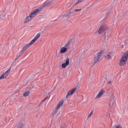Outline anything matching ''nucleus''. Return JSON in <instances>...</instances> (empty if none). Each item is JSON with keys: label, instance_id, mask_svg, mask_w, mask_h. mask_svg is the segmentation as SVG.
<instances>
[{"label": "nucleus", "instance_id": "10", "mask_svg": "<svg viewBox=\"0 0 128 128\" xmlns=\"http://www.w3.org/2000/svg\"><path fill=\"white\" fill-rule=\"evenodd\" d=\"M74 40V37H73L71 39L68 40V41L67 44L64 46V47L66 48H70V42H72V40Z\"/></svg>", "mask_w": 128, "mask_h": 128}, {"label": "nucleus", "instance_id": "26", "mask_svg": "<svg viewBox=\"0 0 128 128\" xmlns=\"http://www.w3.org/2000/svg\"><path fill=\"white\" fill-rule=\"evenodd\" d=\"M48 98V96H47L44 100L46 101Z\"/></svg>", "mask_w": 128, "mask_h": 128}, {"label": "nucleus", "instance_id": "22", "mask_svg": "<svg viewBox=\"0 0 128 128\" xmlns=\"http://www.w3.org/2000/svg\"><path fill=\"white\" fill-rule=\"evenodd\" d=\"M2 16H4V14H2L0 16V22H2V20H4V19H2Z\"/></svg>", "mask_w": 128, "mask_h": 128}, {"label": "nucleus", "instance_id": "5", "mask_svg": "<svg viewBox=\"0 0 128 128\" xmlns=\"http://www.w3.org/2000/svg\"><path fill=\"white\" fill-rule=\"evenodd\" d=\"M76 88H74L72 89H70L69 92H68L66 96V98H68V97L70 96H72L74 94V92H76Z\"/></svg>", "mask_w": 128, "mask_h": 128}, {"label": "nucleus", "instance_id": "14", "mask_svg": "<svg viewBox=\"0 0 128 128\" xmlns=\"http://www.w3.org/2000/svg\"><path fill=\"white\" fill-rule=\"evenodd\" d=\"M62 104H64V100L60 101L56 108L58 109Z\"/></svg>", "mask_w": 128, "mask_h": 128}, {"label": "nucleus", "instance_id": "19", "mask_svg": "<svg viewBox=\"0 0 128 128\" xmlns=\"http://www.w3.org/2000/svg\"><path fill=\"white\" fill-rule=\"evenodd\" d=\"M94 114V110H92L90 114L88 115V118H90V116H92V114Z\"/></svg>", "mask_w": 128, "mask_h": 128}, {"label": "nucleus", "instance_id": "34", "mask_svg": "<svg viewBox=\"0 0 128 128\" xmlns=\"http://www.w3.org/2000/svg\"><path fill=\"white\" fill-rule=\"evenodd\" d=\"M70 10H72V8H70Z\"/></svg>", "mask_w": 128, "mask_h": 128}, {"label": "nucleus", "instance_id": "25", "mask_svg": "<svg viewBox=\"0 0 128 128\" xmlns=\"http://www.w3.org/2000/svg\"><path fill=\"white\" fill-rule=\"evenodd\" d=\"M108 84H112V81H109V82H108Z\"/></svg>", "mask_w": 128, "mask_h": 128}, {"label": "nucleus", "instance_id": "33", "mask_svg": "<svg viewBox=\"0 0 128 128\" xmlns=\"http://www.w3.org/2000/svg\"><path fill=\"white\" fill-rule=\"evenodd\" d=\"M6 12V10H4V12Z\"/></svg>", "mask_w": 128, "mask_h": 128}, {"label": "nucleus", "instance_id": "32", "mask_svg": "<svg viewBox=\"0 0 128 128\" xmlns=\"http://www.w3.org/2000/svg\"><path fill=\"white\" fill-rule=\"evenodd\" d=\"M54 0H52V2H54Z\"/></svg>", "mask_w": 128, "mask_h": 128}, {"label": "nucleus", "instance_id": "7", "mask_svg": "<svg viewBox=\"0 0 128 128\" xmlns=\"http://www.w3.org/2000/svg\"><path fill=\"white\" fill-rule=\"evenodd\" d=\"M107 28H106V26H100V27L98 30V32L99 34H102V32H104V30H106Z\"/></svg>", "mask_w": 128, "mask_h": 128}, {"label": "nucleus", "instance_id": "23", "mask_svg": "<svg viewBox=\"0 0 128 128\" xmlns=\"http://www.w3.org/2000/svg\"><path fill=\"white\" fill-rule=\"evenodd\" d=\"M116 128H122V127L120 124H118V125H116Z\"/></svg>", "mask_w": 128, "mask_h": 128}, {"label": "nucleus", "instance_id": "20", "mask_svg": "<svg viewBox=\"0 0 128 128\" xmlns=\"http://www.w3.org/2000/svg\"><path fill=\"white\" fill-rule=\"evenodd\" d=\"M105 58H106V60H110V55L108 54H106L105 56Z\"/></svg>", "mask_w": 128, "mask_h": 128}, {"label": "nucleus", "instance_id": "30", "mask_svg": "<svg viewBox=\"0 0 128 128\" xmlns=\"http://www.w3.org/2000/svg\"><path fill=\"white\" fill-rule=\"evenodd\" d=\"M109 14H108V15H107V16H106L107 18L108 16V15H109Z\"/></svg>", "mask_w": 128, "mask_h": 128}, {"label": "nucleus", "instance_id": "6", "mask_svg": "<svg viewBox=\"0 0 128 128\" xmlns=\"http://www.w3.org/2000/svg\"><path fill=\"white\" fill-rule=\"evenodd\" d=\"M10 72V68L4 74H2L0 76V80H4V78H6V76L8 75V74Z\"/></svg>", "mask_w": 128, "mask_h": 128}, {"label": "nucleus", "instance_id": "29", "mask_svg": "<svg viewBox=\"0 0 128 128\" xmlns=\"http://www.w3.org/2000/svg\"><path fill=\"white\" fill-rule=\"evenodd\" d=\"M50 94H52V92H48V96H50Z\"/></svg>", "mask_w": 128, "mask_h": 128}, {"label": "nucleus", "instance_id": "18", "mask_svg": "<svg viewBox=\"0 0 128 128\" xmlns=\"http://www.w3.org/2000/svg\"><path fill=\"white\" fill-rule=\"evenodd\" d=\"M114 102L113 100L110 101V108H112V106H113L114 104Z\"/></svg>", "mask_w": 128, "mask_h": 128}, {"label": "nucleus", "instance_id": "1", "mask_svg": "<svg viewBox=\"0 0 128 128\" xmlns=\"http://www.w3.org/2000/svg\"><path fill=\"white\" fill-rule=\"evenodd\" d=\"M52 0L49 2L46 3H44V4L41 6L40 8H38L35 9L32 13L26 18V19L25 21L24 22V24H26V22H28L30 20H32V18H34L36 16V14L38 12H40L42 10H44V8H46V6H48L50 4H52Z\"/></svg>", "mask_w": 128, "mask_h": 128}, {"label": "nucleus", "instance_id": "31", "mask_svg": "<svg viewBox=\"0 0 128 128\" xmlns=\"http://www.w3.org/2000/svg\"><path fill=\"white\" fill-rule=\"evenodd\" d=\"M60 128H66L65 127H62V126H61Z\"/></svg>", "mask_w": 128, "mask_h": 128}, {"label": "nucleus", "instance_id": "16", "mask_svg": "<svg viewBox=\"0 0 128 128\" xmlns=\"http://www.w3.org/2000/svg\"><path fill=\"white\" fill-rule=\"evenodd\" d=\"M73 13H74V12H70L68 13L67 14H65L64 16L66 18H70V16Z\"/></svg>", "mask_w": 128, "mask_h": 128}, {"label": "nucleus", "instance_id": "2", "mask_svg": "<svg viewBox=\"0 0 128 128\" xmlns=\"http://www.w3.org/2000/svg\"><path fill=\"white\" fill-rule=\"evenodd\" d=\"M128 52H126L122 56L120 61L119 62V66H122L126 64V60H128Z\"/></svg>", "mask_w": 128, "mask_h": 128}, {"label": "nucleus", "instance_id": "13", "mask_svg": "<svg viewBox=\"0 0 128 128\" xmlns=\"http://www.w3.org/2000/svg\"><path fill=\"white\" fill-rule=\"evenodd\" d=\"M68 50V48H66V47H62L60 49V54H64V52H66Z\"/></svg>", "mask_w": 128, "mask_h": 128}, {"label": "nucleus", "instance_id": "27", "mask_svg": "<svg viewBox=\"0 0 128 128\" xmlns=\"http://www.w3.org/2000/svg\"><path fill=\"white\" fill-rule=\"evenodd\" d=\"M44 102H45L44 100H42L40 102V104H42V103Z\"/></svg>", "mask_w": 128, "mask_h": 128}, {"label": "nucleus", "instance_id": "24", "mask_svg": "<svg viewBox=\"0 0 128 128\" xmlns=\"http://www.w3.org/2000/svg\"><path fill=\"white\" fill-rule=\"evenodd\" d=\"M80 10H82V9H76L74 10V12H80Z\"/></svg>", "mask_w": 128, "mask_h": 128}, {"label": "nucleus", "instance_id": "8", "mask_svg": "<svg viewBox=\"0 0 128 128\" xmlns=\"http://www.w3.org/2000/svg\"><path fill=\"white\" fill-rule=\"evenodd\" d=\"M104 92H106L104 90H100V92L98 93L97 96H96V100H98V98H100V96H102V94H104Z\"/></svg>", "mask_w": 128, "mask_h": 128}, {"label": "nucleus", "instance_id": "3", "mask_svg": "<svg viewBox=\"0 0 128 128\" xmlns=\"http://www.w3.org/2000/svg\"><path fill=\"white\" fill-rule=\"evenodd\" d=\"M32 44H33L32 43V42H30V43L26 44L25 46H23V48H22V50L20 52V54L18 55L16 58H15L14 60V62H15L16 61V60H18V58L20 56H22V54H24V50H28V48H30V46H32Z\"/></svg>", "mask_w": 128, "mask_h": 128}, {"label": "nucleus", "instance_id": "4", "mask_svg": "<svg viewBox=\"0 0 128 128\" xmlns=\"http://www.w3.org/2000/svg\"><path fill=\"white\" fill-rule=\"evenodd\" d=\"M104 50H101L100 52L96 54L94 56L95 62L94 64L92 65V66H94L96 64L97 62H98V60H100V58H102V54H104Z\"/></svg>", "mask_w": 128, "mask_h": 128}, {"label": "nucleus", "instance_id": "15", "mask_svg": "<svg viewBox=\"0 0 128 128\" xmlns=\"http://www.w3.org/2000/svg\"><path fill=\"white\" fill-rule=\"evenodd\" d=\"M58 108H56V109L53 110L52 112V116H56V112H58Z\"/></svg>", "mask_w": 128, "mask_h": 128}, {"label": "nucleus", "instance_id": "17", "mask_svg": "<svg viewBox=\"0 0 128 128\" xmlns=\"http://www.w3.org/2000/svg\"><path fill=\"white\" fill-rule=\"evenodd\" d=\"M30 92L27 91L24 93L23 96H30Z\"/></svg>", "mask_w": 128, "mask_h": 128}, {"label": "nucleus", "instance_id": "28", "mask_svg": "<svg viewBox=\"0 0 128 128\" xmlns=\"http://www.w3.org/2000/svg\"><path fill=\"white\" fill-rule=\"evenodd\" d=\"M46 92H48V90H44V94H46Z\"/></svg>", "mask_w": 128, "mask_h": 128}, {"label": "nucleus", "instance_id": "11", "mask_svg": "<svg viewBox=\"0 0 128 128\" xmlns=\"http://www.w3.org/2000/svg\"><path fill=\"white\" fill-rule=\"evenodd\" d=\"M70 64V59L67 58L66 60V62L62 64V68H66L67 66Z\"/></svg>", "mask_w": 128, "mask_h": 128}, {"label": "nucleus", "instance_id": "9", "mask_svg": "<svg viewBox=\"0 0 128 128\" xmlns=\"http://www.w3.org/2000/svg\"><path fill=\"white\" fill-rule=\"evenodd\" d=\"M40 34H37L36 36L34 38V39L31 41V43L32 44H34V42H36V40H38V38H40Z\"/></svg>", "mask_w": 128, "mask_h": 128}, {"label": "nucleus", "instance_id": "12", "mask_svg": "<svg viewBox=\"0 0 128 128\" xmlns=\"http://www.w3.org/2000/svg\"><path fill=\"white\" fill-rule=\"evenodd\" d=\"M24 126V122H22V120L20 122H19L16 126V128H22Z\"/></svg>", "mask_w": 128, "mask_h": 128}, {"label": "nucleus", "instance_id": "21", "mask_svg": "<svg viewBox=\"0 0 128 128\" xmlns=\"http://www.w3.org/2000/svg\"><path fill=\"white\" fill-rule=\"evenodd\" d=\"M84 0H78V2L75 3V6H76V4H80V2H82Z\"/></svg>", "mask_w": 128, "mask_h": 128}]
</instances>
